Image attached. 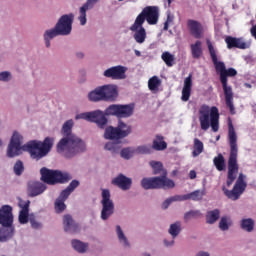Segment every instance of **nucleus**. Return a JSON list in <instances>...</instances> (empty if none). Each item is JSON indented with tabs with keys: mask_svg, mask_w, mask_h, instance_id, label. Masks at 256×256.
I'll list each match as a JSON object with an SVG mask.
<instances>
[{
	"mask_svg": "<svg viewBox=\"0 0 256 256\" xmlns=\"http://www.w3.org/2000/svg\"><path fill=\"white\" fill-rule=\"evenodd\" d=\"M54 143V137H46L44 141L33 140L23 145V135L18 131H14L7 146L6 155L10 159H13L19 157V155H23L26 151L32 159L39 161V159H43V157L49 155Z\"/></svg>",
	"mask_w": 256,
	"mask_h": 256,
	"instance_id": "nucleus-1",
	"label": "nucleus"
},
{
	"mask_svg": "<svg viewBox=\"0 0 256 256\" xmlns=\"http://www.w3.org/2000/svg\"><path fill=\"white\" fill-rule=\"evenodd\" d=\"M206 43L212 63L214 64L216 71L220 73V81L222 83L225 95L226 106L228 107L231 115H235V105H233V89L231 86L227 85V69L225 68V63L217 60V50L213 46V43H211L210 40H207Z\"/></svg>",
	"mask_w": 256,
	"mask_h": 256,
	"instance_id": "nucleus-2",
	"label": "nucleus"
},
{
	"mask_svg": "<svg viewBox=\"0 0 256 256\" xmlns=\"http://www.w3.org/2000/svg\"><path fill=\"white\" fill-rule=\"evenodd\" d=\"M56 151L64 159H73L87 151V144L79 136H62L56 144Z\"/></svg>",
	"mask_w": 256,
	"mask_h": 256,
	"instance_id": "nucleus-3",
	"label": "nucleus"
},
{
	"mask_svg": "<svg viewBox=\"0 0 256 256\" xmlns=\"http://www.w3.org/2000/svg\"><path fill=\"white\" fill-rule=\"evenodd\" d=\"M228 139L231 151L228 160V179L226 185L227 187H231L233 181L237 178V172L239 171V166L237 165V133L235 132L231 120L228 121Z\"/></svg>",
	"mask_w": 256,
	"mask_h": 256,
	"instance_id": "nucleus-4",
	"label": "nucleus"
},
{
	"mask_svg": "<svg viewBox=\"0 0 256 256\" xmlns=\"http://www.w3.org/2000/svg\"><path fill=\"white\" fill-rule=\"evenodd\" d=\"M199 121L202 131H208L211 127L214 133L219 131V109L217 107L201 106L199 110Z\"/></svg>",
	"mask_w": 256,
	"mask_h": 256,
	"instance_id": "nucleus-5",
	"label": "nucleus"
},
{
	"mask_svg": "<svg viewBox=\"0 0 256 256\" xmlns=\"http://www.w3.org/2000/svg\"><path fill=\"white\" fill-rule=\"evenodd\" d=\"M41 180L48 185H55V183H67L71 179V175L67 172L59 170H49L42 168L40 170Z\"/></svg>",
	"mask_w": 256,
	"mask_h": 256,
	"instance_id": "nucleus-6",
	"label": "nucleus"
},
{
	"mask_svg": "<svg viewBox=\"0 0 256 256\" xmlns=\"http://www.w3.org/2000/svg\"><path fill=\"white\" fill-rule=\"evenodd\" d=\"M141 186L143 189H173L175 182L165 176L143 178L141 180Z\"/></svg>",
	"mask_w": 256,
	"mask_h": 256,
	"instance_id": "nucleus-7",
	"label": "nucleus"
},
{
	"mask_svg": "<svg viewBox=\"0 0 256 256\" xmlns=\"http://www.w3.org/2000/svg\"><path fill=\"white\" fill-rule=\"evenodd\" d=\"M100 203L102 205L100 218L102 221H107L115 213V203L111 199V191L109 189L101 190Z\"/></svg>",
	"mask_w": 256,
	"mask_h": 256,
	"instance_id": "nucleus-8",
	"label": "nucleus"
},
{
	"mask_svg": "<svg viewBox=\"0 0 256 256\" xmlns=\"http://www.w3.org/2000/svg\"><path fill=\"white\" fill-rule=\"evenodd\" d=\"M245 179L246 176L240 173L232 190H228L223 186L222 191L224 195H226L228 199H231V201H237V199L241 197V194L245 193V189H247V182Z\"/></svg>",
	"mask_w": 256,
	"mask_h": 256,
	"instance_id": "nucleus-9",
	"label": "nucleus"
},
{
	"mask_svg": "<svg viewBox=\"0 0 256 256\" xmlns=\"http://www.w3.org/2000/svg\"><path fill=\"white\" fill-rule=\"evenodd\" d=\"M76 121L79 119H84V121H90L91 123H96L100 129H103L107 125V118L101 110H95L92 112H84L77 114L75 116Z\"/></svg>",
	"mask_w": 256,
	"mask_h": 256,
	"instance_id": "nucleus-10",
	"label": "nucleus"
},
{
	"mask_svg": "<svg viewBox=\"0 0 256 256\" xmlns=\"http://www.w3.org/2000/svg\"><path fill=\"white\" fill-rule=\"evenodd\" d=\"M75 20V14L69 13L62 15L54 27L58 30V33L61 36L66 37L67 35H71V31H73V21Z\"/></svg>",
	"mask_w": 256,
	"mask_h": 256,
	"instance_id": "nucleus-11",
	"label": "nucleus"
},
{
	"mask_svg": "<svg viewBox=\"0 0 256 256\" xmlns=\"http://www.w3.org/2000/svg\"><path fill=\"white\" fill-rule=\"evenodd\" d=\"M145 19L149 25H157L159 21V8L156 6L145 7L142 12L136 17V21L141 20L142 24Z\"/></svg>",
	"mask_w": 256,
	"mask_h": 256,
	"instance_id": "nucleus-12",
	"label": "nucleus"
},
{
	"mask_svg": "<svg viewBox=\"0 0 256 256\" xmlns=\"http://www.w3.org/2000/svg\"><path fill=\"white\" fill-rule=\"evenodd\" d=\"M127 67L125 66H112L103 72V76L107 79H113L114 81H121L127 79Z\"/></svg>",
	"mask_w": 256,
	"mask_h": 256,
	"instance_id": "nucleus-13",
	"label": "nucleus"
},
{
	"mask_svg": "<svg viewBox=\"0 0 256 256\" xmlns=\"http://www.w3.org/2000/svg\"><path fill=\"white\" fill-rule=\"evenodd\" d=\"M130 31H132L133 39L139 45H143L145 40L147 39V30L143 27V22L141 20H135L133 25L130 27Z\"/></svg>",
	"mask_w": 256,
	"mask_h": 256,
	"instance_id": "nucleus-14",
	"label": "nucleus"
},
{
	"mask_svg": "<svg viewBox=\"0 0 256 256\" xmlns=\"http://www.w3.org/2000/svg\"><path fill=\"white\" fill-rule=\"evenodd\" d=\"M13 220V207L10 205L0 207V225L2 227H13Z\"/></svg>",
	"mask_w": 256,
	"mask_h": 256,
	"instance_id": "nucleus-15",
	"label": "nucleus"
},
{
	"mask_svg": "<svg viewBox=\"0 0 256 256\" xmlns=\"http://www.w3.org/2000/svg\"><path fill=\"white\" fill-rule=\"evenodd\" d=\"M29 205H31V201L18 199V207L20 208L18 221L21 225L29 223Z\"/></svg>",
	"mask_w": 256,
	"mask_h": 256,
	"instance_id": "nucleus-16",
	"label": "nucleus"
},
{
	"mask_svg": "<svg viewBox=\"0 0 256 256\" xmlns=\"http://www.w3.org/2000/svg\"><path fill=\"white\" fill-rule=\"evenodd\" d=\"M100 89L102 91L103 101H116L117 97H119L117 86L113 84L100 86Z\"/></svg>",
	"mask_w": 256,
	"mask_h": 256,
	"instance_id": "nucleus-17",
	"label": "nucleus"
},
{
	"mask_svg": "<svg viewBox=\"0 0 256 256\" xmlns=\"http://www.w3.org/2000/svg\"><path fill=\"white\" fill-rule=\"evenodd\" d=\"M225 43L228 49H249V47H251V42H246L243 38H235L231 36L225 38Z\"/></svg>",
	"mask_w": 256,
	"mask_h": 256,
	"instance_id": "nucleus-18",
	"label": "nucleus"
},
{
	"mask_svg": "<svg viewBox=\"0 0 256 256\" xmlns=\"http://www.w3.org/2000/svg\"><path fill=\"white\" fill-rule=\"evenodd\" d=\"M115 235L119 245L123 247V249H131V240H129V236H127V233L121 225L115 226Z\"/></svg>",
	"mask_w": 256,
	"mask_h": 256,
	"instance_id": "nucleus-19",
	"label": "nucleus"
},
{
	"mask_svg": "<svg viewBox=\"0 0 256 256\" xmlns=\"http://www.w3.org/2000/svg\"><path fill=\"white\" fill-rule=\"evenodd\" d=\"M187 26L192 37H194L195 39H201V37H203V34L205 33V28L203 27V24H201L199 21L188 20Z\"/></svg>",
	"mask_w": 256,
	"mask_h": 256,
	"instance_id": "nucleus-20",
	"label": "nucleus"
},
{
	"mask_svg": "<svg viewBox=\"0 0 256 256\" xmlns=\"http://www.w3.org/2000/svg\"><path fill=\"white\" fill-rule=\"evenodd\" d=\"M132 184L133 180L123 174H119L112 180V185H116V187H119L122 191H129Z\"/></svg>",
	"mask_w": 256,
	"mask_h": 256,
	"instance_id": "nucleus-21",
	"label": "nucleus"
},
{
	"mask_svg": "<svg viewBox=\"0 0 256 256\" xmlns=\"http://www.w3.org/2000/svg\"><path fill=\"white\" fill-rule=\"evenodd\" d=\"M63 228L66 233H77L79 231V225L69 214L63 216Z\"/></svg>",
	"mask_w": 256,
	"mask_h": 256,
	"instance_id": "nucleus-22",
	"label": "nucleus"
},
{
	"mask_svg": "<svg viewBox=\"0 0 256 256\" xmlns=\"http://www.w3.org/2000/svg\"><path fill=\"white\" fill-rule=\"evenodd\" d=\"M46 189L47 186L43 182H30L28 184V194L30 197H37V195L45 193Z\"/></svg>",
	"mask_w": 256,
	"mask_h": 256,
	"instance_id": "nucleus-23",
	"label": "nucleus"
},
{
	"mask_svg": "<svg viewBox=\"0 0 256 256\" xmlns=\"http://www.w3.org/2000/svg\"><path fill=\"white\" fill-rule=\"evenodd\" d=\"M71 247L76 253L80 255H85V253H89V242H83L79 239L71 240Z\"/></svg>",
	"mask_w": 256,
	"mask_h": 256,
	"instance_id": "nucleus-24",
	"label": "nucleus"
},
{
	"mask_svg": "<svg viewBox=\"0 0 256 256\" xmlns=\"http://www.w3.org/2000/svg\"><path fill=\"white\" fill-rule=\"evenodd\" d=\"M61 35L57 28L54 26V28H50L44 31L43 33V39H44V45L47 49L51 47V41L55 39V37H59Z\"/></svg>",
	"mask_w": 256,
	"mask_h": 256,
	"instance_id": "nucleus-25",
	"label": "nucleus"
},
{
	"mask_svg": "<svg viewBox=\"0 0 256 256\" xmlns=\"http://www.w3.org/2000/svg\"><path fill=\"white\" fill-rule=\"evenodd\" d=\"M116 129L118 130L120 139H125V137H129V135H131V133H133V127L131 125L123 122L122 120L118 121Z\"/></svg>",
	"mask_w": 256,
	"mask_h": 256,
	"instance_id": "nucleus-26",
	"label": "nucleus"
},
{
	"mask_svg": "<svg viewBox=\"0 0 256 256\" xmlns=\"http://www.w3.org/2000/svg\"><path fill=\"white\" fill-rule=\"evenodd\" d=\"M134 111H135V105L133 104H126V105L119 104L118 119H127L131 117Z\"/></svg>",
	"mask_w": 256,
	"mask_h": 256,
	"instance_id": "nucleus-27",
	"label": "nucleus"
},
{
	"mask_svg": "<svg viewBox=\"0 0 256 256\" xmlns=\"http://www.w3.org/2000/svg\"><path fill=\"white\" fill-rule=\"evenodd\" d=\"M192 75L189 74L188 77L185 78L184 80V86L182 89V101H187L189 99V97H191V87H193V79H192Z\"/></svg>",
	"mask_w": 256,
	"mask_h": 256,
	"instance_id": "nucleus-28",
	"label": "nucleus"
},
{
	"mask_svg": "<svg viewBox=\"0 0 256 256\" xmlns=\"http://www.w3.org/2000/svg\"><path fill=\"white\" fill-rule=\"evenodd\" d=\"M240 229L245 233H253L255 231V220L247 217L242 218L240 220Z\"/></svg>",
	"mask_w": 256,
	"mask_h": 256,
	"instance_id": "nucleus-29",
	"label": "nucleus"
},
{
	"mask_svg": "<svg viewBox=\"0 0 256 256\" xmlns=\"http://www.w3.org/2000/svg\"><path fill=\"white\" fill-rule=\"evenodd\" d=\"M104 139H107L108 141H119L121 139V136L119 134V131L117 130V127H106L104 131Z\"/></svg>",
	"mask_w": 256,
	"mask_h": 256,
	"instance_id": "nucleus-30",
	"label": "nucleus"
},
{
	"mask_svg": "<svg viewBox=\"0 0 256 256\" xmlns=\"http://www.w3.org/2000/svg\"><path fill=\"white\" fill-rule=\"evenodd\" d=\"M67 199H69V196H64L63 192H61L54 202L55 213H63V211L67 209V205H65V201H67Z\"/></svg>",
	"mask_w": 256,
	"mask_h": 256,
	"instance_id": "nucleus-31",
	"label": "nucleus"
},
{
	"mask_svg": "<svg viewBox=\"0 0 256 256\" xmlns=\"http://www.w3.org/2000/svg\"><path fill=\"white\" fill-rule=\"evenodd\" d=\"M13 235H15V228L13 226H3V228H0V243L9 241Z\"/></svg>",
	"mask_w": 256,
	"mask_h": 256,
	"instance_id": "nucleus-32",
	"label": "nucleus"
},
{
	"mask_svg": "<svg viewBox=\"0 0 256 256\" xmlns=\"http://www.w3.org/2000/svg\"><path fill=\"white\" fill-rule=\"evenodd\" d=\"M73 125H75L73 119L64 122L61 129L62 137H77V135L73 134Z\"/></svg>",
	"mask_w": 256,
	"mask_h": 256,
	"instance_id": "nucleus-33",
	"label": "nucleus"
},
{
	"mask_svg": "<svg viewBox=\"0 0 256 256\" xmlns=\"http://www.w3.org/2000/svg\"><path fill=\"white\" fill-rule=\"evenodd\" d=\"M190 49L193 59H200L203 55V43L201 40H197L194 44H191Z\"/></svg>",
	"mask_w": 256,
	"mask_h": 256,
	"instance_id": "nucleus-34",
	"label": "nucleus"
},
{
	"mask_svg": "<svg viewBox=\"0 0 256 256\" xmlns=\"http://www.w3.org/2000/svg\"><path fill=\"white\" fill-rule=\"evenodd\" d=\"M181 227H182L181 221H176L169 225L168 233L170 234V237H172V239H177V237L181 235V231H182Z\"/></svg>",
	"mask_w": 256,
	"mask_h": 256,
	"instance_id": "nucleus-35",
	"label": "nucleus"
},
{
	"mask_svg": "<svg viewBox=\"0 0 256 256\" xmlns=\"http://www.w3.org/2000/svg\"><path fill=\"white\" fill-rule=\"evenodd\" d=\"M89 101L93 103H99V101H103V92L101 90V86L96 87L94 90L88 93Z\"/></svg>",
	"mask_w": 256,
	"mask_h": 256,
	"instance_id": "nucleus-36",
	"label": "nucleus"
},
{
	"mask_svg": "<svg viewBox=\"0 0 256 256\" xmlns=\"http://www.w3.org/2000/svg\"><path fill=\"white\" fill-rule=\"evenodd\" d=\"M152 149H155V151H165V149H167V142H165L163 136H155L152 144Z\"/></svg>",
	"mask_w": 256,
	"mask_h": 256,
	"instance_id": "nucleus-37",
	"label": "nucleus"
},
{
	"mask_svg": "<svg viewBox=\"0 0 256 256\" xmlns=\"http://www.w3.org/2000/svg\"><path fill=\"white\" fill-rule=\"evenodd\" d=\"M219 217H221V212L219 211V209L208 211L206 214V222L209 225H213L214 223H217V221H219Z\"/></svg>",
	"mask_w": 256,
	"mask_h": 256,
	"instance_id": "nucleus-38",
	"label": "nucleus"
},
{
	"mask_svg": "<svg viewBox=\"0 0 256 256\" xmlns=\"http://www.w3.org/2000/svg\"><path fill=\"white\" fill-rule=\"evenodd\" d=\"M205 195H207V191L205 190V188H203L201 190H195L191 193H188L187 197L188 201H202Z\"/></svg>",
	"mask_w": 256,
	"mask_h": 256,
	"instance_id": "nucleus-39",
	"label": "nucleus"
},
{
	"mask_svg": "<svg viewBox=\"0 0 256 256\" xmlns=\"http://www.w3.org/2000/svg\"><path fill=\"white\" fill-rule=\"evenodd\" d=\"M104 117H117L119 119V104H112L108 106L103 112Z\"/></svg>",
	"mask_w": 256,
	"mask_h": 256,
	"instance_id": "nucleus-40",
	"label": "nucleus"
},
{
	"mask_svg": "<svg viewBox=\"0 0 256 256\" xmlns=\"http://www.w3.org/2000/svg\"><path fill=\"white\" fill-rule=\"evenodd\" d=\"M135 155H137L135 147H126L120 151V157H122V159H125L126 161H129V159H133Z\"/></svg>",
	"mask_w": 256,
	"mask_h": 256,
	"instance_id": "nucleus-41",
	"label": "nucleus"
},
{
	"mask_svg": "<svg viewBox=\"0 0 256 256\" xmlns=\"http://www.w3.org/2000/svg\"><path fill=\"white\" fill-rule=\"evenodd\" d=\"M160 85L161 79H159V77L157 76H153L148 80V88L150 89V91H152V93H157V91H159Z\"/></svg>",
	"mask_w": 256,
	"mask_h": 256,
	"instance_id": "nucleus-42",
	"label": "nucleus"
},
{
	"mask_svg": "<svg viewBox=\"0 0 256 256\" xmlns=\"http://www.w3.org/2000/svg\"><path fill=\"white\" fill-rule=\"evenodd\" d=\"M134 148L136 155H150V153H153V146L151 144H144Z\"/></svg>",
	"mask_w": 256,
	"mask_h": 256,
	"instance_id": "nucleus-43",
	"label": "nucleus"
},
{
	"mask_svg": "<svg viewBox=\"0 0 256 256\" xmlns=\"http://www.w3.org/2000/svg\"><path fill=\"white\" fill-rule=\"evenodd\" d=\"M233 225V220L229 216H223L219 222V229L221 231H229V227Z\"/></svg>",
	"mask_w": 256,
	"mask_h": 256,
	"instance_id": "nucleus-44",
	"label": "nucleus"
},
{
	"mask_svg": "<svg viewBox=\"0 0 256 256\" xmlns=\"http://www.w3.org/2000/svg\"><path fill=\"white\" fill-rule=\"evenodd\" d=\"M161 59L167 67H173V65H175V55L171 54L169 51L163 52Z\"/></svg>",
	"mask_w": 256,
	"mask_h": 256,
	"instance_id": "nucleus-45",
	"label": "nucleus"
},
{
	"mask_svg": "<svg viewBox=\"0 0 256 256\" xmlns=\"http://www.w3.org/2000/svg\"><path fill=\"white\" fill-rule=\"evenodd\" d=\"M203 149H204L203 142H201V140H199L198 138H195L192 156L199 157L201 153H203Z\"/></svg>",
	"mask_w": 256,
	"mask_h": 256,
	"instance_id": "nucleus-46",
	"label": "nucleus"
},
{
	"mask_svg": "<svg viewBox=\"0 0 256 256\" xmlns=\"http://www.w3.org/2000/svg\"><path fill=\"white\" fill-rule=\"evenodd\" d=\"M119 144L115 143V142H106L104 145V151H109V153H111V155H117V153H119Z\"/></svg>",
	"mask_w": 256,
	"mask_h": 256,
	"instance_id": "nucleus-47",
	"label": "nucleus"
},
{
	"mask_svg": "<svg viewBox=\"0 0 256 256\" xmlns=\"http://www.w3.org/2000/svg\"><path fill=\"white\" fill-rule=\"evenodd\" d=\"M213 163L218 171L225 170V157H223L222 154H218V156L213 159Z\"/></svg>",
	"mask_w": 256,
	"mask_h": 256,
	"instance_id": "nucleus-48",
	"label": "nucleus"
},
{
	"mask_svg": "<svg viewBox=\"0 0 256 256\" xmlns=\"http://www.w3.org/2000/svg\"><path fill=\"white\" fill-rule=\"evenodd\" d=\"M79 187V181L77 180H73L66 189H64L62 191V195L64 197H69V195H71V193L73 191H75V189H77Z\"/></svg>",
	"mask_w": 256,
	"mask_h": 256,
	"instance_id": "nucleus-49",
	"label": "nucleus"
},
{
	"mask_svg": "<svg viewBox=\"0 0 256 256\" xmlns=\"http://www.w3.org/2000/svg\"><path fill=\"white\" fill-rule=\"evenodd\" d=\"M78 21L82 27H85V25H87V9L83 8V6L79 8Z\"/></svg>",
	"mask_w": 256,
	"mask_h": 256,
	"instance_id": "nucleus-50",
	"label": "nucleus"
},
{
	"mask_svg": "<svg viewBox=\"0 0 256 256\" xmlns=\"http://www.w3.org/2000/svg\"><path fill=\"white\" fill-rule=\"evenodd\" d=\"M13 81V73L11 71L5 70L0 72V83H9Z\"/></svg>",
	"mask_w": 256,
	"mask_h": 256,
	"instance_id": "nucleus-51",
	"label": "nucleus"
},
{
	"mask_svg": "<svg viewBox=\"0 0 256 256\" xmlns=\"http://www.w3.org/2000/svg\"><path fill=\"white\" fill-rule=\"evenodd\" d=\"M149 165H150V167H152L155 175H157V174L161 173V171H163V163H161L159 161H150Z\"/></svg>",
	"mask_w": 256,
	"mask_h": 256,
	"instance_id": "nucleus-52",
	"label": "nucleus"
},
{
	"mask_svg": "<svg viewBox=\"0 0 256 256\" xmlns=\"http://www.w3.org/2000/svg\"><path fill=\"white\" fill-rule=\"evenodd\" d=\"M25 171V166L23 165V162L21 160L16 161L14 164V173L15 175H23V172Z\"/></svg>",
	"mask_w": 256,
	"mask_h": 256,
	"instance_id": "nucleus-53",
	"label": "nucleus"
},
{
	"mask_svg": "<svg viewBox=\"0 0 256 256\" xmlns=\"http://www.w3.org/2000/svg\"><path fill=\"white\" fill-rule=\"evenodd\" d=\"M97 3H99V0H86V3H84L82 5V7L84 9H86L87 11L93 9V7H95V5H97Z\"/></svg>",
	"mask_w": 256,
	"mask_h": 256,
	"instance_id": "nucleus-54",
	"label": "nucleus"
},
{
	"mask_svg": "<svg viewBox=\"0 0 256 256\" xmlns=\"http://www.w3.org/2000/svg\"><path fill=\"white\" fill-rule=\"evenodd\" d=\"M172 201L173 203L179 201H188V196L187 194H184V195H175V196H172Z\"/></svg>",
	"mask_w": 256,
	"mask_h": 256,
	"instance_id": "nucleus-55",
	"label": "nucleus"
},
{
	"mask_svg": "<svg viewBox=\"0 0 256 256\" xmlns=\"http://www.w3.org/2000/svg\"><path fill=\"white\" fill-rule=\"evenodd\" d=\"M163 245L164 247H173V245H175V238H165L163 240Z\"/></svg>",
	"mask_w": 256,
	"mask_h": 256,
	"instance_id": "nucleus-56",
	"label": "nucleus"
},
{
	"mask_svg": "<svg viewBox=\"0 0 256 256\" xmlns=\"http://www.w3.org/2000/svg\"><path fill=\"white\" fill-rule=\"evenodd\" d=\"M30 225H31L32 229H42V227H43V224H41V222H39L35 219L30 220Z\"/></svg>",
	"mask_w": 256,
	"mask_h": 256,
	"instance_id": "nucleus-57",
	"label": "nucleus"
},
{
	"mask_svg": "<svg viewBox=\"0 0 256 256\" xmlns=\"http://www.w3.org/2000/svg\"><path fill=\"white\" fill-rule=\"evenodd\" d=\"M171 23H173V16L171 14H168L167 20L164 23V31H167V29H169V25H171Z\"/></svg>",
	"mask_w": 256,
	"mask_h": 256,
	"instance_id": "nucleus-58",
	"label": "nucleus"
},
{
	"mask_svg": "<svg viewBox=\"0 0 256 256\" xmlns=\"http://www.w3.org/2000/svg\"><path fill=\"white\" fill-rule=\"evenodd\" d=\"M235 75H237V70H235L234 68H229L228 70H226V79L227 77H235Z\"/></svg>",
	"mask_w": 256,
	"mask_h": 256,
	"instance_id": "nucleus-59",
	"label": "nucleus"
},
{
	"mask_svg": "<svg viewBox=\"0 0 256 256\" xmlns=\"http://www.w3.org/2000/svg\"><path fill=\"white\" fill-rule=\"evenodd\" d=\"M171 203H173V198H172V197L166 199V200L163 202L162 208H164V209H169V205H171Z\"/></svg>",
	"mask_w": 256,
	"mask_h": 256,
	"instance_id": "nucleus-60",
	"label": "nucleus"
},
{
	"mask_svg": "<svg viewBox=\"0 0 256 256\" xmlns=\"http://www.w3.org/2000/svg\"><path fill=\"white\" fill-rule=\"evenodd\" d=\"M197 215H201V212H199V211H190V212L186 213L185 217L187 219H189L191 217H197Z\"/></svg>",
	"mask_w": 256,
	"mask_h": 256,
	"instance_id": "nucleus-61",
	"label": "nucleus"
},
{
	"mask_svg": "<svg viewBox=\"0 0 256 256\" xmlns=\"http://www.w3.org/2000/svg\"><path fill=\"white\" fill-rule=\"evenodd\" d=\"M194 256H211V253H209V251L200 250Z\"/></svg>",
	"mask_w": 256,
	"mask_h": 256,
	"instance_id": "nucleus-62",
	"label": "nucleus"
},
{
	"mask_svg": "<svg viewBox=\"0 0 256 256\" xmlns=\"http://www.w3.org/2000/svg\"><path fill=\"white\" fill-rule=\"evenodd\" d=\"M77 59H85V53L82 51L76 52Z\"/></svg>",
	"mask_w": 256,
	"mask_h": 256,
	"instance_id": "nucleus-63",
	"label": "nucleus"
},
{
	"mask_svg": "<svg viewBox=\"0 0 256 256\" xmlns=\"http://www.w3.org/2000/svg\"><path fill=\"white\" fill-rule=\"evenodd\" d=\"M190 179H196L197 178V172L195 170H191L189 173Z\"/></svg>",
	"mask_w": 256,
	"mask_h": 256,
	"instance_id": "nucleus-64",
	"label": "nucleus"
}]
</instances>
